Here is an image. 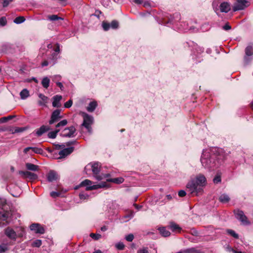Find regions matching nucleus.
Segmentation results:
<instances>
[{"label":"nucleus","mask_w":253,"mask_h":253,"mask_svg":"<svg viewBox=\"0 0 253 253\" xmlns=\"http://www.w3.org/2000/svg\"><path fill=\"white\" fill-rule=\"evenodd\" d=\"M7 23V20L5 17H2L0 18V26H4Z\"/></svg>","instance_id":"a18cd8bd"},{"label":"nucleus","mask_w":253,"mask_h":253,"mask_svg":"<svg viewBox=\"0 0 253 253\" xmlns=\"http://www.w3.org/2000/svg\"><path fill=\"white\" fill-rule=\"evenodd\" d=\"M20 95L22 99H25L29 96V92L27 89H23L20 92Z\"/></svg>","instance_id":"a878e982"},{"label":"nucleus","mask_w":253,"mask_h":253,"mask_svg":"<svg viewBox=\"0 0 253 253\" xmlns=\"http://www.w3.org/2000/svg\"><path fill=\"white\" fill-rule=\"evenodd\" d=\"M62 96L60 95H56L53 97L52 106L54 107H60L61 106L60 101L62 99Z\"/></svg>","instance_id":"dca6fc26"},{"label":"nucleus","mask_w":253,"mask_h":253,"mask_svg":"<svg viewBox=\"0 0 253 253\" xmlns=\"http://www.w3.org/2000/svg\"><path fill=\"white\" fill-rule=\"evenodd\" d=\"M110 24V27L113 29H117L119 27V23L116 20L112 21Z\"/></svg>","instance_id":"a19ab883"},{"label":"nucleus","mask_w":253,"mask_h":253,"mask_svg":"<svg viewBox=\"0 0 253 253\" xmlns=\"http://www.w3.org/2000/svg\"><path fill=\"white\" fill-rule=\"evenodd\" d=\"M25 234V230L24 229L21 227L20 228V231H18V233L17 234V236L19 237H22Z\"/></svg>","instance_id":"3c124183"},{"label":"nucleus","mask_w":253,"mask_h":253,"mask_svg":"<svg viewBox=\"0 0 253 253\" xmlns=\"http://www.w3.org/2000/svg\"><path fill=\"white\" fill-rule=\"evenodd\" d=\"M47 19L51 21H54L58 20H63V18L59 17L57 15H51L47 16Z\"/></svg>","instance_id":"bb28decb"},{"label":"nucleus","mask_w":253,"mask_h":253,"mask_svg":"<svg viewBox=\"0 0 253 253\" xmlns=\"http://www.w3.org/2000/svg\"><path fill=\"white\" fill-rule=\"evenodd\" d=\"M30 228L36 233L42 234L45 232L44 228L39 223H33L30 225Z\"/></svg>","instance_id":"9b49d317"},{"label":"nucleus","mask_w":253,"mask_h":253,"mask_svg":"<svg viewBox=\"0 0 253 253\" xmlns=\"http://www.w3.org/2000/svg\"><path fill=\"white\" fill-rule=\"evenodd\" d=\"M223 29L227 31L231 29V27L229 25L228 23H227L224 26L222 27Z\"/></svg>","instance_id":"052dcab7"},{"label":"nucleus","mask_w":253,"mask_h":253,"mask_svg":"<svg viewBox=\"0 0 253 253\" xmlns=\"http://www.w3.org/2000/svg\"><path fill=\"white\" fill-rule=\"evenodd\" d=\"M159 230L161 234L164 237H168L170 235V232L167 230L164 227L159 228Z\"/></svg>","instance_id":"b1692460"},{"label":"nucleus","mask_w":253,"mask_h":253,"mask_svg":"<svg viewBox=\"0 0 253 253\" xmlns=\"http://www.w3.org/2000/svg\"><path fill=\"white\" fill-rule=\"evenodd\" d=\"M56 84H57V85L58 86H59L60 88V89L62 90L63 89L64 87H63V84H62L61 83L57 82V83H56Z\"/></svg>","instance_id":"774afa93"},{"label":"nucleus","mask_w":253,"mask_h":253,"mask_svg":"<svg viewBox=\"0 0 253 253\" xmlns=\"http://www.w3.org/2000/svg\"><path fill=\"white\" fill-rule=\"evenodd\" d=\"M215 156H211L209 152H204L202 155L201 162L202 166L209 170H213L217 165L215 161Z\"/></svg>","instance_id":"f03ea898"},{"label":"nucleus","mask_w":253,"mask_h":253,"mask_svg":"<svg viewBox=\"0 0 253 253\" xmlns=\"http://www.w3.org/2000/svg\"><path fill=\"white\" fill-rule=\"evenodd\" d=\"M91 170L94 177L98 180L103 179V176L99 174L100 171V165L98 163H90L85 166L84 171L86 173L87 171Z\"/></svg>","instance_id":"7ed1b4c3"},{"label":"nucleus","mask_w":253,"mask_h":253,"mask_svg":"<svg viewBox=\"0 0 253 253\" xmlns=\"http://www.w3.org/2000/svg\"><path fill=\"white\" fill-rule=\"evenodd\" d=\"M54 145L56 146V148H57V149H64L65 147V144H54Z\"/></svg>","instance_id":"338daca9"},{"label":"nucleus","mask_w":253,"mask_h":253,"mask_svg":"<svg viewBox=\"0 0 253 253\" xmlns=\"http://www.w3.org/2000/svg\"><path fill=\"white\" fill-rule=\"evenodd\" d=\"M8 250V246L5 244L0 245V253H4Z\"/></svg>","instance_id":"72a5a7b5"},{"label":"nucleus","mask_w":253,"mask_h":253,"mask_svg":"<svg viewBox=\"0 0 253 253\" xmlns=\"http://www.w3.org/2000/svg\"><path fill=\"white\" fill-rule=\"evenodd\" d=\"M62 118L63 116L61 115V110L56 109L52 113L49 124L52 125L58 122Z\"/></svg>","instance_id":"0eeeda50"},{"label":"nucleus","mask_w":253,"mask_h":253,"mask_svg":"<svg viewBox=\"0 0 253 253\" xmlns=\"http://www.w3.org/2000/svg\"><path fill=\"white\" fill-rule=\"evenodd\" d=\"M107 181L108 182H113L116 184H121L124 181V179L122 177H120L117 178L108 179Z\"/></svg>","instance_id":"4be33fe9"},{"label":"nucleus","mask_w":253,"mask_h":253,"mask_svg":"<svg viewBox=\"0 0 253 253\" xmlns=\"http://www.w3.org/2000/svg\"><path fill=\"white\" fill-rule=\"evenodd\" d=\"M221 177L219 175L217 174L213 178V181L214 183H218L221 182Z\"/></svg>","instance_id":"8fccbe9b"},{"label":"nucleus","mask_w":253,"mask_h":253,"mask_svg":"<svg viewBox=\"0 0 253 253\" xmlns=\"http://www.w3.org/2000/svg\"><path fill=\"white\" fill-rule=\"evenodd\" d=\"M92 183V181L90 180L85 179L81 182L80 185L82 186H86V190H95L98 188L106 187L107 186V184L105 182H101L98 184L93 185L91 186V185Z\"/></svg>","instance_id":"39448f33"},{"label":"nucleus","mask_w":253,"mask_h":253,"mask_svg":"<svg viewBox=\"0 0 253 253\" xmlns=\"http://www.w3.org/2000/svg\"><path fill=\"white\" fill-rule=\"evenodd\" d=\"M77 142L76 140L70 141L69 142H67L66 143V145L67 146H69L72 145H75V144H77Z\"/></svg>","instance_id":"69168bd1"},{"label":"nucleus","mask_w":253,"mask_h":253,"mask_svg":"<svg viewBox=\"0 0 253 253\" xmlns=\"http://www.w3.org/2000/svg\"><path fill=\"white\" fill-rule=\"evenodd\" d=\"M102 26L103 30L105 31L109 30L110 29V28H111L110 23H107L105 21H103L102 22Z\"/></svg>","instance_id":"ea45409f"},{"label":"nucleus","mask_w":253,"mask_h":253,"mask_svg":"<svg viewBox=\"0 0 253 253\" xmlns=\"http://www.w3.org/2000/svg\"><path fill=\"white\" fill-rule=\"evenodd\" d=\"M206 178L203 175H199L195 179L189 181L186 187L190 192L191 194H195L198 195L202 190V187L206 185Z\"/></svg>","instance_id":"f257e3e1"},{"label":"nucleus","mask_w":253,"mask_h":253,"mask_svg":"<svg viewBox=\"0 0 253 253\" xmlns=\"http://www.w3.org/2000/svg\"><path fill=\"white\" fill-rule=\"evenodd\" d=\"M222 0H214L212 2V6L214 9L215 10L217 9V6L218 4L222 1Z\"/></svg>","instance_id":"49530a36"},{"label":"nucleus","mask_w":253,"mask_h":253,"mask_svg":"<svg viewBox=\"0 0 253 253\" xmlns=\"http://www.w3.org/2000/svg\"><path fill=\"white\" fill-rule=\"evenodd\" d=\"M252 56L245 55L244 58V61L245 64H248L252 60Z\"/></svg>","instance_id":"4c0bfd02"},{"label":"nucleus","mask_w":253,"mask_h":253,"mask_svg":"<svg viewBox=\"0 0 253 253\" xmlns=\"http://www.w3.org/2000/svg\"><path fill=\"white\" fill-rule=\"evenodd\" d=\"M61 193L60 192L52 191L50 192V195L53 198H56L59 197Z\"/></svg>","instance_id":"de8ad7c7"},{"label":"nucleus","mask_w":253,"mask_h":253,"mask_svg":"<svg viewBox=\"0 0 253 253\" xmlns=\"http://www.w3.org/2000/svg\"><path fill=\"white\" fill-rule=\"evenodd\" d=\"M14 117V116H8L7 117H2L0 119V124L4 123L8 121L11 120Z\"/></svg>","instance_id":"473e14b6"},{"label":"nucleus","mask_w":253,"mask_h":253,"mask_svg":"<svg viewBox=\"0 0 253 253\" xmlns=\"http://www.w3.org/2000/svg\"><path fill=\"white\" fill-rule=\"evenodd\" d=\"M46 178L48 182H51L56 180L58 178V175L54 170H50L46 175Z\"/></svg>","instance_id":"4468645a"},{"label":"nucleus","mask_w":253,"mask_h":253,"mask_svg":"<svg viewBox=\"0 0 253 253\" xmlns=\"http://www.w3.org/2000/svg\"><path fill=\"white\" fill-rule=\"evenodd\" d=\"M68 123L66 120H63L59 122L56 126L55 127L57 129L58 127H63L65 126Z\"/></svg>","instance_id":"e433bc0d"},{"label":"nucleus","mask_w":253,"mask_h":253,"mask_svg":"<svg viewBox=\"0 0 253 253\" xmlns=\"http://www.w3.org/2000/svg\"><path fill=\"white\" fill-rule=\"evenodd\" d=\"M13 0H3V6L6 7L8 6L9 3Z\"/></svg>","instance_id":"e2e57ef3"},{"label":"nucleus","mask_w":253,"mask_h":253,"mask_svg":"<svg viewBox=\"0 0 253 253\" xmlns=\"http://www.w3.org/2000/svg\"><path fill=\"white\" fill-rule=\"evenodd\" d=\"M72 100L71 99H70L69 100L65 103L64 107L66 108H69L72 106Z\"/></svg>","instance_id":"603ef678"},{"label":"nucleus","mask_w":253,"mask_h":253,"mask_svg":"<svg viewBox=\"0 0 253 253\" xmlns=\"http://www.w3.org/2000/svg\"><path fill=\"white\" fill-rule=\"evenodd\" d=\"M32 150L34 153L36 154H42L43 152V150L42 149L38 147H26L24 149V153L25 154H27L29 153L30 150Z\"/></svg>","instance_id":"2eb2a0df"},{"label":"nucleus","mask_w":253,"mask_h":253,"mask_svg":"<svg viewBox=\"0 0 253 253\" xmlns=\"http://www.w3.org/2000/svg\"><path fill=\"white\" fill-rule=\"evenodd\" d=\"M237 2L233 7V10L236 11L243 10L249 5V2L246 0H236Z\"/></svg>","instance_id":"423d86ee"},{"label":"nucleus","mask_w":253,"mask_h":253,"mask_svg":"<svg viewBox=\"0 0 253 253\" xmlns=\"http://www.w3.org/2000/svg\"><path fill=\"white\" fill-rule=\"evenodd\" d=\"M25 20V19L23 16H19L14 20V22L16 24H19L24 22Z\"/></svg>","instance_id":"f704fd0d"},{"label":"nucleus","mask_w":253,"mask_h":253,"mask_svg":"<svg viewBox=\"0 0 253 253\" xmlns=\"http://www.w3.org/2000/svg\"><path fill=\"white\" fill-rule=\"evenodd\" d=\"M60 131L59 129H56L55 130L49 132L48 133V137L50 138H55L56 137L57 134Z\"/></svg>","instance_id":"c756f323"},{"label":"nucleus","mask_w":253,"mask_h":253,"mask_svg":"<svg viewBox=\"0 0 253 253\" xmlns=\"http://www.w3.org/2000/svg\"><path fill=\"white\" fill-rule=\"evenodd\" d=\"M238 220L241 221L244 224L249 225L250 224V222L247 219V216L244 214H242V216L240 217Z\"/></svg>","instance_id":"7c9ffc66"},{"label":"nucleus","mask_w":253,"mask_h":253,"mask_svg":"<svg viewBox=\"0 0 253 253\" xmlns=\"http://www.w3.org/2000/svg\"><path fill=\"white\" fill-rule=\"evenodd\" d=\"M5 235L10 239L15 241L17 238L16 232L11 227H8L4 230Z\"/></svg>","instance_id":"9d476101"},{"label":"nucleus","mask_w":253,"mask_h":253,"mask_svg":"<svg viewBox=\"0 0 253 253\" xmlns=\"http://www.w3.org/2000/svg\"><path fill=\"white\" fill-rule=\"evenodd\" d=\"M15 127H12V126H8L7 127V131L10 132L11 133L14 134L16 133V132H14V130L15 129Z\"/></svg>","instance_id":"bf43d9fd"},{"label":"nucleus","mask_w":253,"mask_h":253,"mask_svg":"<svg viewBox=\"0 0 253 253\" xmlns=\"http://www.w3.org/2000/svg\"><path fill=\"white\" fill-rule=\"evenodd\" d=\"M26 167L28 170L31 171H36L39 169V167L38 166L29 163L26 164Z\"/></svg>","instance_id":"aec40b11"},{"label":"nucleus","mask_w":253,"mask_h":253,"mask_svg":"<svg viewBox=\"0 0 253 253\" xmlns=\"http://www.w3.org/2000/svg\"><path fill=\"white\" fill-rule=\"evenodd\" d=\"M74 148L73 147H70L66 148H64L59 152L60 155L59 159L65 158L67 156L71 154L74 151Z\"/></svg>","instance_id":"ddd939ff"},{"label":"nucleus","mask_w":253,"mask_h":253,"mask_svg":"<svg viewBox=\"0 0 253 253\" xmlns=\"http://www.w3.org/2000/svg\"><path fill=\"white\" fill-rule=\"evenodd\" d=\"M84 122L82 126H84L89 131L90 129V125L93 122V117L89 115L84 113L83 115Z\"/></svg>","instance_id":"1a4fd4ad"},{"label":"nucleus","mask_w":253,"mask_h":253,"mask_svg":"<svg viewBox=\"0 0 253 253\" xmlns=\"http://www.w3.org/2000/svg\"><path fill=\"white\" fill-rule=\"evenodd\" d=\"M15 128L14 132H16V133L21 132L25 130V128L24 127H15Z\"/></svg>","instance_id":"4d7b16f0"},{"label":"nucleus","mask_w":253,"mask_h":253,"mask_svg":"<svg viewBox=\"0 0 253 253\" xmlns=\"http://www.w3.org/2000/svg\"><path fill=\"white\" fill-rule=\"evenodd\" d=\"M42 242L41 240L37 239L32 243V246L33 247L39 248L42 245Z\"/></svg>","instance_id":"c9c22d12"},{"label":"nucleus","mask_w":253,"mask_h":253,"mask_svg":"<svg viewBox=\"0 0 253 253\" xmlns=\"http://www.w3.org/2000/svg\"><path fill=\"white\" fill-rule=\"evenodd\" d=\"M97 106L96 101H93L90 102L86 108V110L89 112H92L94 111Z\"/></svg>","instance_id":"412c9836"},{"label":"nucleus","mask_w":253,"mask_h":253,"mask_svg":"<svg viewBox=\"0 0 253 253\" xmlns=\"http://www.w3.org/2000/svg\"><path fill=\"white\" fill-rule=\"evenodd\" d=\"M115 247L119 250H123L125 248V245L122 242H119L116 244Z\"/></svg>","instance_id":"c03bdc74"},{"label":"nucleus","mask_w":253,"mask_h":253,"mask_svg":"<svg viewBox=\"0 0 253 253\" xmlns=\"http://www.w3.org/2000/svg\"><path fill=\"white\" fill-rule=\"evenodd\" d=\"M229 252H232V253H246L244 252H241L238 250H235L233 248H229L228 249Z\"/></svg>","instance_id":"864d4df0"},{"label":"nucleus","mask_w":253,"mask_h":253,"mask_svg":"<svg viewBox=\"0 0 253 253\" xmlns=\"http://www.w3.org/2000/svg\"><path fill=\"white\" fill-rule=\"evenodd\" d=\"M197 251L194 248L187 249L185 251L186 253H195Z\"/></svg>","instance_id":"0e129e2a"},{"label":"nucleus","mask_w":253,"mask_h":253,"mask_svg":"<svg viewBox=\"0 0 253 253\" xmlns=\"http://www.w3.org/2000/svg\"><path fill=\"white\" fill-rule=\"evenodd\" d=\"M11 45L9 43H5L3 44L1 47V51L3 52H6L8 51L9 49L11 48Z\"/></svg>","instance_id":"2f4dec72"},{"label":"nucleus","mask_w":253,"mask_h":253,"mask_svg":"<svg viewBox=\"0 0 253 253\" xmlns=\"http://www.w3.org/2000/svg\"><path fill=\"white\" fill-rule=\"evenodd\" d=\"M230 198L228 195L226 194H223L220 195L219 198V200L222 203H227L230 201Z\"/></svg>","instance_id":"5701e85b"},{"label":"nucleus","mask_w":253,"mask_h":253,"mask_svg":"<svg viewBox=\"0 0 253 253\" xmlns=\"http://www.w3.org/2000/svg\"><path fill=\"white\" fill-rule=\"evenodd\" d=\"M49 129V127L48 126H42L39 129H37L36 133L38 136H40Z\"/></svg>","instance_id":"a211bd4d"},{"label":"nucleus","mask_w":253,"mask_h":253,"mask_svg":"<svg viewBox=\"0 0 253 253\" xmlns=\"http://www.w3.org/2000/svg\"><path fill=\"white\" fill-rule=\"evenodd\" d=\"M79 197L81 199H86L88 198L89 196L86 194H80Z\"/></svg>","instance_id":"13d9d810"},{"label":"nucleus","mask_w":253,"mask_h":253,"mask_svg":"<svg viewBox=\"0 0 253 253\" xmlns=\"http://www.w3.org/2000/svg\"><path fill=\"white\" fill-rule=\"evenodd\" d=\"M12 221V212L10 211L0 209V225H7Z\"/></svg>","instance_id":"20e7f679"},{"label":"nucleus","mask_w":253,"mask_h":253,"mask_svg":"<svg viewBox=\"0 0 253 253\" xmlns=\"http://www.w3.org/2000/svg\"><path fill=\"white\" fill-rule=\"evenodd\" d=\"M190 233L191 235L195 236H198V234H199L198 232L195 228L191 229Z\"/></svg>","instance_id":"5fc2aeb1"},{"label":"nucleus","mask_w":253,"mask_h":253,"mask_svg":"<svg viewBox=\"0 0 253 253\" xmlns=\"http://www.w3.org/2000/svg\"><path fill=\"white\" fill-rule=\"evenodd\" d=\"M245 55L252 56L253 55V47L248 46L245 49Z\"/></svg>","instance_id":"c85d7f7f"},{"label":"nucleus","mask_w":253,"mask_h":253,"mask_svg":"<svg viewBox=\"0 0 253 253\" xmlns=\"http://www.w3.org/2000/svg\"><path fill=\"white\" fill-rule=\"evenodd\" d=\"M76 128L74 126L65 128L61 133L60 135L65 137H73L75 136Z\"/></svg>","instance_id":"6e6552de"},{"label":"nucleus","mask_w":253,"mask_h":253,"mask_svg":"<svg viewBox=\"0 0 253 253\" xmlns=\"http://www.w3.org/2000/svg\"><path fill=\"white\" fill-rule=\"evenodd\" d=\"M50 80L48 77H44L42 81V84L45 88H47L49 85Z\"/></svg>","instance_id":"393cba45"},{"label":"nucleus","mask_w":253,"mask_h":253,"mask_svg":"<svg viewBox=\"0 0 253 253\" xmlns=\"http://www.w3.org/2000/svg\"><path fill=\"white\" fill-rule=\"evenodd\" d=\"M90 236L95 240H97L101 237V235L99 234L91 233Z\"/></svg>","instance_id":"37998d69"},{"label":"nucleus","mask_w":253,"mask_h":253,"mask_svg":"<svg viewBox=\"0 0 253 253\" xmlns=\"http://www.w3.org/2000/svg\"><path fill=\"white\" fill-rule=\"evenodd\" d=\"M38 96L41 99V100L38 101L39 105L40 106H45L47 102V97L42 93H39Z\"/></svg>","instance_id":"6ab92c4d"},{"label":"nucleus","mask_w":253,"mask_h":253,"mask_svg":"<svg viewBox=\"0 0 253 253\" xmlns=\"http://www.w3.org/2000/svg\"><path fill=\"white\" fill-rule=\"evenodd\" d=\"M227 233L233 236L234 238L236 239H238L239 238L238 235L235 233V232L231 229H228L227 231Z\"/></svg>","instance_id":"79ce46f5"},{"label":"nucleus","mask_w":253,"mask_h":253,"mask_svg":"<svg viewBox=\"0 0 253 253\" xmlns=\"http://www.w3.org/2000/svg\"><path fill=\"white\" fill-rule=\"evenodd\" d=\"M178 194L179 197H183L186 195V193L184 190H181L178 192Z\"/></svg>","instance_id":"680f3d73"},{"label":"nucleus","mask_w":253,"mask_h":253,"mask_svg":"<svg viewBox=\"0 0 253 253\" xmlns=\"http://www.w3.org/2000/svg\"><path fill=\"white\" fill-rule=\"evenodd\" d=\"M137 253H149L147 248H143L142 249H139Z\"/></svg>","instance_id":"6e6d98bb"},{"label":"nucleus","mask_w":253,"mask_h":253,"mask_svg":"<svg viewBox=\"0 0 253 253\" xmlns=\"http://www.w3.org/2000/svg\"><path fill=\"white\" fill-rule=\"evenodd\" d=\"M170 228L173 231H174L177 230L180 232L181 230V227H179L178 224H176L174 223V222H171L170 223Z\"/></svg>","instance_id":"cd10ccee"},{"label":"nucleus","mask_w":253,"mask_h":253,"mask_svg":"<svg viewBox=\"0 0 253 253\" xmlns=\"http://www.w3.org/2000/svg\"><path fill=\"white\" fill-rule=\"evenodd\" d=\"M125 239L128 242H131L134 239V236L132 234H129L126 236Z\"/></svg>","instance_id":"09e8293b"},{"label":"nucleus","mask_w":253,"mask_h":253,"mask_svg":"<svg viewBox=\"0 0 253 253\" xmlns=\"http://www.w3.org/2000/svg\"><path fill=\"white\" fill-rule=\"evenodd\" d=\"M19 173L24 178L30 180H34L38 178V175L37 174L29 171H20Z\"/></svg>","instance_id":"f8f14e48"},{"label":"nucleus","mask_w":253,"mask_h":253,"mask_svg":"<svg viewBox=\"0 0 253 253\" xmlns=\"http://www.w3.org/2000/svg\"><path fill=\"white\" fill-rule=\"evenodd\" d=\"M230 9V4L227 2H221L220 4V10L221 12L227 13Z\"/></svg>","instance_id":"f3484780"},{"label":"nucleus","mask_w":253,"mask_h":253,"mask_svg":"<svg viewBox=\"0 0 253 253\" xmlns=\"http://www.w3.org/2000/svg\"><path fill=\"white\" fill-rule=\"evenodd\" d=\"M234 212L236 215V218L238 219L242 216V214H244L242 211H240L239 210H234Z\"/></svg>","instance_id":"58836bf2"}]
</instances>
